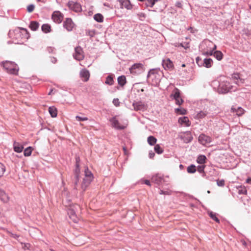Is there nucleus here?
Listing matches in <instances>:
<instances>
[{"label": "nucleus", "mask_w": 251, "mask_h": 251, "mask_svg": "<svg viewBox=\"0 0 251 251\" xmlns=\"http://www.w3.org/2000/svg\"><path fill=\"white\" fill-rule=\"evenodd\" d=\"M205 45L207 46V49H204L202 51L203 54L205 55H212L214 56L218 60H221L223 57V54L220 51H213L216 50V46L209 40H205L203 42L202 45Z\"/></svg>", "instance_id": "1"}, {"label": "nucleus", "mask_w": 251, "mask_h": 251, "mask_svg": "<svg viewBox=\"0 0 251 251\" xmlns=\"http://www.w3.org/2000/svg\"><path fill=\"white\" fill-rule=\"evenodd\" d=\"M0 65L3 67L7 73L17 75L19 68L17 64L9 61H5L0 63Z\"/></svg>", "instance_id": "2"}, {"label": "nucleus", "mask_w": 251, "mask_h": 251, "mask_svg": "<svg viewBox=\"0 0 251 251\" xmlns=\"http://www.w3.org/2000/svg\"><path fill=\"white\" fill-rule=\"evenodd\" d=\"M9 35L11 37L14 36L13 37L18 41L23 38L27 39L28 37L27 30L24 28H18L13 31H10Z\"/></svg>", "instance_id": "3"}, {"label": "nucleus", "mask_w": 251, "mask_h": 251, "mask_svg": "<svg viewBox=\"0 0 251 251\" xmlns=\"http://www.w3.org/2000/svg\"><path fill=\"white\" fill-rule=\"evenodd\" d=\"M170 97L175 100L176 104L177 105H180L183 102V100L180 97V91L177 88H175L173 90Z\"/></svg>", "instance_id": "4"}, {"label": "nucleus", "mask_w": 251, "mask_h": 251, "mask_svg": "<svg viewBox=\"0 0 251 251\" xmlns=\"http://www.w3.org/2000/svg\"><path fill=\"white\" fill-rule=\"evenodd\" d=\"M231 86L229 82L224 81L220 83L219 86V92L221 93H226L231 89Z\"/></svg>", "instance_id": "5"}, {"label": "nucleus", "mask_w": 251, "mask_h": 251, "mask_svg": "<svg viewBox=\"0 0 251 251\" xmlns=\"http://www.w3.org/2000/svg\"><path fill=\"white\" fill-rule=\"evenodd\" d=\"M134 110L135 111H144L147 110L148 106L146 104L141 101L134 102L132 104Z\"/></svg>", "instance_id": "6"}, {"label": "nucleus", "mask_w": 251, "mask_h": 251, "mask_svg": "<svg viewBox=\"0 0 251 251\" xmlns=\"http://www.w3.org/2000/svg\"><path fill=\"white\" fill-rule=\"evenodd\" d=\"M74 57L77 60H81L84 57V53L82 48L78 46L75 48V53L73 54Z\"/></svg>", "instance_id": "7"}, {"label": "nucleus", "mask_w": 251, "mask_h": 251, "mask_svg": "<svg viewBox=\"0 0 251 251\" xmlns=\"http://www.w3.org/2000/svg\"><path fill=\"white\" fill-rule=\"evenodd\" d=\"M69 8L75 12H80L82 10L81 6L76 2L70 1L68 3Z\"/></svg>", "instance_id": "8"}, {"label": "nucleus", "mask_w": 251, "mask_h": 251, "mask_svg": "<svg viewBox=\"0 0 251 251\" xmlns=\"http://www.w3.org/2000/svg\"><path fill=\"white\" fill-rule=\"evenodd\" d=\"M179 138L185 143L190 142L193 139V136L190 131L181 133L179 135Z\"/></svg>", "instance_id": "9"}, {"label": "nucleus", "mask_w": 251, "mask_h": 251, "mask_svg": "<svg viewBox=\"0 0 251 251\" xmlns=\"http://www.w3.org/2000/svg\"><path fill=\"white\" fill-rule=\"evenodd\" d=\"M63 18L62 14L58 11H54L52 15V19L56 23L59 24L61 23Z\"/></svg>", "instance_id": "10"}, {"label": "nucleus", "mask_w": 251, "mask_h": 251, "mask_svg": "<svg viewBox=\"0 0 251 251\" xmlns=\"http://www.w3.org/2000/svg\"><path fill=\"white\" fill-rule=\"evenodd\" d=\"M110 122L112 123V126L117 129H124L127 126V124L126 125H121L119 123V121L116 119V117H113L110 120Z\"/></svg>", "instance_id": "11"}, {"label": "nucleus", "mask_w": 251, "mask_h": 251, "mask_svg": "<svg viewBox=\"0 0 251 251\" xmlns=\"http://www.w3.org/2000/svg\"><path fill=\"white\" fill-rule=\"evenodd\" d=\"M75 24L71 18H67L63 23V26L67 31H71L74 27Z\"/></svg>", "instance_id": "12"}, {"label": "nucleus", "mask_w": 251, "mask_h": 251, "mask_svg": "<svg viewBox=\"0 0 251 251\" xmlns=\"http://www.w3.org/2000/svg\"><path fill=\"white\" fill-rule=\"evenodd\" d=\"M199 142L203 145H206L211 142V140L210 137L205 135V134H201L199 137Z\"/></svg>", "instance_id": "13"}, {"label": "nucleus", "mask_w": 251, "mask_h": 251, "mask_svg": "<svg viewBox=\"0 0 251 251\" xmlns=\"http://www.w3.org/2000/svg\"><path fill=\"white\" fill-rule=\"evenodd\" d=\"M162 66L165 70H170L174 68L173 62L169 58L165 59L162 60Z\"/></svg>", "instance_id": "14"}, {"label": "nucleus", "mask_w": 251, "mask_h": 251, "mask_svg": "<svg viewBox=\"0 0 251 251\" xmlns=\"http://www.w3.org/2000/svg\"><path fill=\"white\" fill-rule=\"evenodd\" d=\"M122 8H125L127 10H131L132 8V5L129 0H119Z\"/></svg>", "instance_id": "15"}, {"label": "nucleus", "mask_w": 251, "mask_h": 251, "mask_svg": "<svg viewBox=\"0 0 251 251\" xmlns=\"http://www.w3.org/2000/svg\"><path fill=\"white\" fill-rule=\"evenodd\" d=\"M80 76L84 81H87L90 77L89 72L86 69H82L80 72Z\"/></svg>", "instance_id": "16"}, {"label": "nucleus", "mask_w": 251, "mask_h": 251, "mask_svg": "<svg viewBox=\"0 0 251 251\" xmlns=\"http://www.w3.org/2000/svg\"><path fill=\"white\" fill-rule=\"evenodd\" d=\"M231 111L233 113H236L238 116H241L244 114L245 111L241 107H238L237 108H236L233 106L231 108Z\"/></svg>", "instance_id": "17"}, {"label": "nucleus", "mask_w": 251, "mask_h": 251, "mask_svg": "<svg viewBox=\"0 0 251 251\" xmlns=\"http://www.w3.org/2000/svg\"><path fill=\"white\" fill-rule=\"evenodd\" d=\"M13 149L15 152L20 153L23 151L24 147L20 143L14 142L13 143Z\"/></svg>", "instance_id": "18"}, {"label": "nucleus", "mask_w": 251, "mask_h": 251, "mask_svg": "<svg viewBox=\"0 0 251 251\" xmlns=\"http://www.w3.org/2000/svg\"><path fill=\"white\" fill-rule=\"evenodd\" d=\"M79 160V158L78 157L76 158V169L75 170V188L77 189V182L78 181V173H79V169H78L79 167V164H78V161Z\"/></svg>", "instance_id": "19"}, {"label": "nucleus", "mask_w": 251, "mask_h": 251, "mask_svg": "<svg viewBox=\"0 0 251 251\" xmlns=\"http://www.w3.org/2000/svg\"><path fill=\"white\" fill-rule=\"evenodd\" d=\"M68 214L70 218L72 219L75 223H77L78 222V218L74 209H69Z\"/></svg>", "instance_id": "20"}, {"label": "nucleus", "mask_w": 251, "mask_h": 251, "mask_svg": "<svg viewBox=\"0 0 251 251\" xmlns=\"http://www.w3.org/2000/svg\"><path fill=\"white\" fill-rule=\"evenodd\" d=\"M92 180V179H91L90 178H88L87 177H84L83 178V182L81 184V189L83 191L86 189L87 187L90 184Z\"/></svg>", "instance_id": "21"}, {"label": "nucleus", "mask_w": 251, "mask_h": 251, "mask_svg": "<svg viewBox=\"0 0 251 251\" xmlns=\"http://www.w3.org/2000/svg\"><path fill=\"white\" fill-rule=\"evenodd\" d=\"M143 65L140 63H135L133 64L131 68L129 69L130 72L131 74H135L136 72L135 70L136 69H142Z\"/></svg>", "instance_id": "22"}, {"label": "nucleus", "mask_w": 251, "mask_h": 251, "mask_svg": "<svg viewBox=\"0 0 251 251\" xmlns=\"http://www.w3.org/2000/svg\"><path fill=\"white\" fill-rule=\"evenodd\" d=\"M178 122L181 125L184 124L187 126H190V121L187 117L179 118L178 119Z\"/></svg>", "instance_id": "23"}, {"label": "nucleus", "mask_w": 251, "mask_h": 251, "mask_svg": "<svg viewBox=\"0 0 251 251\" xmlns=\"http://www.w3.org/2000/svg\"><path fill=\"white\" fill-rule=\"evenodd\" d=\"M49 112L53 118L56 117L57 115V109L54 106H50L49 108Z\"/></svg>", "instance_id": "24"}, {"label": "nucleus", "mask_w": 251, "mask_h": 251, "mask_svg": "<svg viewBox=\"0 0 251 251\" xmlns=\"http://www.w3.org/2000/svg\"><path fill=\"white\" fill-rule=\"evenodd\" d=\"M0 199L4 202H6L8 201V197L6 193L1 190H0Z\"/></svg>", "instance_id": "25"}, {"label": "nucleus", "mask_w": 251, "mask_h": 251, "mask_svg": "<svg viewBox=\"0 0 251 251\" xmlns=\"http://www.w3.org/2000/svg\"><path fill=\"white\" fill-rule=\"evenodd\" d=\"M237 189L238 190V194L240 195L243 194V195H247V190L246 189V188L244 186H239L237 187Z\"/></svg>", "instance_id": "26"}, {"label": "nucleus", "mask_w": 251, "mask_h": 251, "mask_svg": "<svg viewBox=\"0 0 251 251\" xmlns=\"http://www.w3.org/2000/svg\"><path fill=\"white\" fill-rule=\"evenodd\" d=\"M151 180L157 184H160L162 182V178L157 175L152 176Z\"/></svg>", "instance_id": "27"}, {"label": "nucleus", "mask_w": 251, "mask_h": 251, "mask_svg": "<svg viewBox=\"0 0 251 251\" xmlns=\"http://www.w3.org/2000/svg\"><path fill=\"white\" fill-rule=\"evenodd\" d=\"M118 84L121 86H123L126 83V77L124 75L120 76L118 78Z\"/></svg>", "instance_id": "28"}, {"label": "nucleus", "mask_w": 251, "mask_h": 251, "mask_svg": "<svg viewBox=\"0 0 251 251\" xmlns=\"http://www.w3.org/2000/svg\"><path fill=\"white\" fill-rule=\"evenodd\" d=\"M39 26V24L35 21L31 22L29 25V27L33 31H36L38 28Z\"/></svg>", "instance_id": "29"}, {"label": "nucleus", "mask_w": 251, "mask_h": 251, "mask_svg": "<svg viewBox=\"0 0 251 251\" xmlns=\"http://www.w3.org/2000/svg\"><path fill=\"white\" fill-rule=\"evenodd\" d=\"M148 143L151 146L154 145L155 144L157 141V139L152 136H150L148 138Z\"/></svg>", "instance_id": "30"}, {"label": "nucleus", "mask_w": 251, "mask_h": 251, "mask_svg": "<svg viewBox=\"0 0 251 251\" xmlns=\"http://www.w3.org/2000/svg\"><path fill=\"white\" fill-rule=\"evenodd\" d=\"M206 157L205 155H199L197 158V162L199 164H204L205 163V160H206Z\"/></svg>", "instance_id": "31"}, {"label": "nucleus", "mask_w": 251, "mask_h": 251, "mask_svg": "<svg viewBox=\"0 0 251 251\" xmlns=\"http://www.w3.org/2000/svg\"><path fill=\"white\" fill-rule=\"evenodd\" d=\"M175 112L176 113L180 115H185L187 113L185 109L181 107L175 109Z\"/></svg>", "instance_id": "32"}, {"label": "nucleus", "mask_w": 251, "mask_h": 251, "mask_svg": "<svg viewBox=\"0 0 251 251\" xmlns=\"http://www.w3.org/2000/svg\"><path fill=\"white\" fill-rule=\"evenodd\" d=\"M94 19L97 22H102L103 20V17L101 14L98 13L94 15Z\"/></svg>", "instance_id": "33"}, {"label": "nucleus", "mask_w": 251, "mask_h": 251, "mask_svg": "<svg viewBox=\"0 0 251 251\" xmlns=\"http://www.w3.org/2000/svg\"><path fill=\"white\" fill-rule=\"evenodd\" d=\"M85 173V178H90L91 179H93V176L92 173L88 170V168H86L84 171Z\"/></svg>", "instance_id": "34"}, {"label": "nucleus", "mask_w": 251, "mask_h": 251, "mask_svg": "<svg viewBox=\"0 0 251 251\" xmlns=\"http://www.w3.org/2000/svg\"><path fill=\"white\" fill-rule=\"evenodd\" d=\"M32 148L31 147H28L24 150V155L25 156H29L31 155L32 151Z\"/></svg>", "instance_id": "35"}, {"label": "nucleus", "mask_w": 251, "mask_h": 251, "mask_svg": "<svg viewBox=\"0 0 251 251\" xmlns=\"http://www.w3.org/2000/svg\"><path fill=\"white\" fill-rule=\"evenodd\" d=\"M50 26L48 24H44L42 26V30L43 32H44L45 33L49 32L50 31Z\"/></svg>", "instance_id": "36"}, {"label": "nucleus", "mask_w": 251, "mask_h": 251, "mask_svg": "<svg viewBox=\"0 0 251 251\" xmlns=\"http://www.w3.org/2000/svg\"><path fill=\"white\" fill-rule=\"evenodd\" d=\"M212 63V60L211 59H205L204 60V66L206 68H210L211 66V64Z\"/></svg>", "instance_id": "37"}, {"label": "nucleus", "mask_w": 251, "mask_h": 251, "mask_svg": "<svg viewBox=\"0 0 251 251\" xmlns=\"http://www.w3.org/2000/svg\"><path fill=\"white\" fill-rule=\"evenodd\" d=\"M154 150L155 151L158 153V154H161L163 153V149L160 147V146L159 145H156L154 148Z\"/></svg>", "instance_id": "38"}, {"label": "nucleus", "mask_w": 251, "mask_h": 251, "mask_svg": "<svg viewBox=\"0 0 251 251\" xmlns=\"http://www.w3.org/2000/svg\"><path fill=\"white\" fill-rule=\"evenodd\" d=\"M187 170L189 173H194L196 171V167L194 165H191L188 167Z\"/></svg>", "instance_id": "39"}, {"label": "nucleus", "mask_w": 251, "mask_h": 251, "mask_svg": "<svg viewBox=\"0 0 251 251\" xmlns=\"http://www.w3.org/2000/svg\"><path fill=\"white\" fill-rule=\"evenodd\" d=\"M113 78L109 75L106 78L105 83L110 85H111L113 84Z\"/></svg>", "instance_id": "40"}, {"label": "nucleus", "mask_w": 251, "mask_h": 251, "mask_svg": "<svg viewBox=\"0 0 251 251\" xmlns=\"http://www.w3.org/2000/svg\"><path fill=\"white\" fill-rule=\"evenodd\" d=\"M207 115V113L206 112L200 111L197 115V117L198 119H201L205 117Z\"/></svg>", "instance_id": "41"}, {"label": "nucleus", "mask_w": 251, "mask_h": 251, "mask_svg": "<svg viewBox=\"0 0 251 251\" xmlns=\"http://www.w3.org/2000/svg\"><path fill=\"white\" fill-rule=\"evenodd\" d=\"M209 215L213 220L215 221L217 223L220 222V221L218 219V218L216 217L215 213L211 212L209 213Z\"/></svg>", "instance_id": "42"}, {"label": "nucleus", "mask_w": 251, "mask_h": 251, "mask_svg": "<svg viewBox=\"0 0 251 251\" xmlns=\"http://www.w3.org/2000/svg\"><path fill=\"white\" fill-rule=\"evenodd\" d=\"M5 171V167L2 163H0V177L2 176Z\"/></svg>", "instance_id": "43"}, {"label": "nucleus", "mask_w": 251, "mask_h": 251, "mask_svg": "<svg viewBox=\"0 0 251 251\" xmlns=\"http://www.w3.org/2000/svg\"><path fill=\"white\" fill-rule=\"evenodd\" d=\"M240 77L239 74H233L232 75V78L236 83V81L240 79Z\"/></svg>", "instance_id": "44"}, {"label": "nucleus", "mask_w": 251, "mask_h": 251, "mask_svg": "<svg viewBox=\"0 0 251 251\" xmlns=\"http://www.w3.org/2000/svg\"><path fill=\"white\" fill-rule=\"evenodd\" d=\"M75 119L78 121H87L88 120L87 117H80L79 116H76L75 117Z\"/></svg>", "instance_id": "45"}, {"label": "nucleus", "mask_w": 251, "mask_h": 251, "mask_svg": "<svg viewBox=\"0 0 251 251\" xmlns=\"http://www.w3.org/2000/svg\"><path fill=\"white\" fill-rule=\"evenodd\" d=\"M157 0H147V2H148V4H147V6H150V7H152L155 1H156Z\"/></svg>", "instance_id": "46"}, {"label": "nucleus", "mask_w": 251, "mask_h": 251, "mask_svg": "<svg viewBox=\"0 0 251 251\" xmlns=\"http://www.w3.org/2000/svg\"><path fill=\"white\" fill-rule=\"evenodd\" d=\"M217 184L219 186H224L225 185V180L224 179L217 180Z\"/></svg>", "instance_id": "47"}, {"label": "nucleus", "mask_w": 251, "mask_h": 251, "mask_svg": "<svg viewBox=\"0 0 251 251\" xmlns=\"http://www.w3.org/2000/svg\"><path fill=\"white\" fill-rule=\"evenodd\" d=\"M22 244L23 245V246H22V248L24 250H29L30 249V247H31V245L30 244H29V243H24V244L22 243Z\"/></svg>", "instance_id": "48"}, {"label": "nucleus", "mask_w": 251, "mask_h": 251, "mask_svg": "<svg viewBox=\"0 0 251 251\" xmlns=\"http://www.w3.org/2000/svg\"><path fill=\"white\" fill-rule=\"evenodd\" d=\"M34 9V5L33 4H30L28 5L27 7V10L28 12H32Z\"/></svg>", "instance_id": "49"}, {"label": "nucleus", "mask_w": 251, "mask_h": 251, "mask_svg": "<svg viewBox=\"0 0 251 251\" xmlns=\"http://www.w3.org/2000/svg\"><path fill=\"white\" fill-rule=\"evenodd\" d=\"M113 103L116 106H118L120 105V101L118 99H114L113 100Z\"/></svg>", "instance_id": "50"}, {"label": "nucleus", "mask_w": 251, "mask_h": 251, "mask_svg": "<svg viewBox=\"0 0 251 251\" xmlns=\"http://www.w3.org/2000/svg\"><path fill=\"white\" fill-rule=\"evenodd\" d=\"M6 231L12 237H13L14 238L17 239L19 237V235H18L17 234H13L8 230H6Z\"/></svg>", "instance_id": "51"}, {"label": "nucleus", "mask_w": 251, "mask_h": 251, "mask_svg": "<svg viewBox=\"0 0 251 251\" xmlns=\"http://www.w3.org/2000/svg\"><path fill=\"white\" fill-rule=\"evenodd\" d=\"M244 83V79L241 78H240V79H239V80H237L236 81V84H237L238 85H240L241 84H243Z\"/></svg>", "instance_id": "52"}, {"label": "nucleus", "mask_w": 251, "mask_h": 251, "mask_svg": "<svg viewBox=\"0 0 251 251\" xmlns=\"http://www.w3.org/2000/svg\"><path fill=\"white\" fill-rule=\"evenodd\" d=\"M204 166H203V165L200 166H199V167L198 168V171L200 173H202L204 172Z\"/></svg>", "instance_id": "53"}, {"label": "nucleus", "mask_w": 251, "mask_h": 251, "mask_svg": "<svg viewBox=\"0 0 251 251\" xmlns=\"http://www.w3.org/2000/svg\"><path fill=\"white\" fill-rule=\"evenodd\" d=\"M180 46H181L182 47H183L185 49H187L189 47L188 43L186 44L185 45L181 43L180 44Z\"/></svg>", "instance_id": "54"}, {"label": "nucleus", "mask_w": 251, "mask_h": 251, "mask_svg": "<svg viewBox=\"0 0 251 251\" xmlns=\"http://www.w3.org/2000/svg\"><path fill=\"white\" fill-rule=\"evenodd\" d=\"M144 183H145L146 184H147V185H149V186H151L150 182V181H149V180H145Z\"/></svg>", "instance_id": "55"}, {"label": "nucleus", "mask_w": 251, "mask_h": 251, "mask_svg": "<svg viewBox=\"0 0 251 251\" xmlns=\"http://www.w3.org/2000/svg\"><path fill=\"white\" fill-rule=\"evenodd\" d=\"M246 182H247V183H248L251 184V177H249V178L246 180Z\"/></svg>", "instance_id": "56"}, {"label": "nucleus", "mask_w": 251, "mask_h": 251, "mask_svg": "<svg viewBox=\"0 0 251 251\" xmlns=\"http://www.w3.org/2000/svg\"><path fill=\"white\" fill-rule=\"evenodd\" d=\"M123 150L124 151V153L125 154H127V151L126 149V148L125 147H123Z\"/></svg>", "instance_id": "57"}, {"label": "nucleus", "mask_w": 251, "mask_h": 251, "mask_svg": "<svg viewBox=\"0 0 251 251\" xmlns=\"http://www.w3.org/2000/svg\"><path fill=\"white\" fill-rule=\"evenodd\" d=\"M201 60V58L199 57H197L196 58V62L199 64V60Z\"/></svg>", "instance_id": "58"}, {"label": "nucleus", "mask_w": 251, "mask_h": 251, "mask_svg": "<svg viewBox=\"0 0 251 251\" xmlns=\"http://www.w3.org/2000/svg\"><path fill=\"white\" fill-rule=\"evenodd\" d=\"M154 155V153H150V157H151L152 156H153Z\"/></svg>", "instance_id": "59"}, {"label": "nucleus", "mask_w": 251, "mask_h": 251, "mask_svg": "<svg viewBox=\"0 0 251 251\" xmlns=\"http://www.w3.org/2000/svg\"><path fill=\"white\" fill-rule=\"evenodd\" d=\"M53 90L51 89L50 92L49 93V95H51L52 93H53Z\"/></svg>", "instance_id": "60"}, {"label": "nucleus", "mask_w": 251, "mask_h": 251, "mask_svg": "<svg viewBox=\"0 0 251 251\" xmlns=\"http://www.w3.org/2000/svg\"><path fill=\"white\" fill-rule=\"evenodd\" d=\"M182 67H185V64H183L182 65Z\"/></svg>", "instance_id": "61"}, {"label": "nucleus", "mask_w": 251, "mask_h": 251, "mask_svg": "<svg viewBox=\"0 0 251 251\" xmlns=\"http://www.w3.org/2000/svg\"><path fill=\"white\" fill-rule=\"evenodd\" d=\"M180 167H182V165H180Z\"/></svg>", "instance_id": "62"}, {"label": "nucleus", "mask_w": 251, "mask_h": 251, "mask_svg": "<svg viewBox=\"0 0 251 251\" xmlns=\"http://www.w3.org/2000/svg\"><path fill=\"white\" fill-rule=\"evenodd\" d=\"M151 71L149 73V75L151 74Z\"/></svg>", "instance_id": "63"}, {"label": "nucleus", "mask_w": 251, "mask_h": 251, "mask_svg": "<svg viewBox=\"0 0 251 251\" xmlns=\"http://www.w3.org/2000/svg\"><path fill=\"white\" fill-rule=\"evenodd\" d=\"M51 251H54V250H50Z\"/></svg>", "instance_id": "64"}]
</instances>
